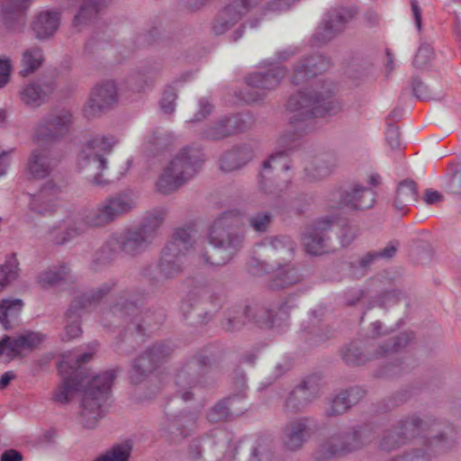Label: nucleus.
I'll list each match as a JSON object with an SVG mask.
<instances>
[{"label": "nucleus", "instance_id": "nucleus-44", "mask_svg": "<svg viewBox=\"0 0 461 461\" xmlns=\"http://www.w3.org/2000/svg\"><path fill=\"white\" fill-rule=\"evenodd\" d=\"M268 248L273 258L286 263L293 258L296 244L288 236H276L269 238Z\"/></svg>", "mask_w": 461, "mask_h": 461}, {"label": "nucleus", "instance_id": "nucleus-24", "mask_svg": "<svg viewBox=\"0 0 461 461\" xmlns=\"http://www.w3.org/2000/svg\"><path fill=\"white\" fill-rule=\"evenodd\" d=\"M375 203V192L361 184H353L339 194V204L350 211L357 212L370 209Z\"/></svg>", "mask_w": 461, "mask_h": 461}, {"label": "nucleus", "instance_id": "nucleus-32", "mask_svg": "<svg viewBox=\"0 0 461 461\" xmlns=\"http://www.w3.org/2000/svg\"><path fill=\"white\" fill-rule=\"evenodd\" d=\"M255 151L250 144H241L225 151L220 158L221 170L232 172L242 168L254 158Z\"/></svg>", "mask_w": 461, "mask_h": 461}, {"label": "nucleus", "instance_id": "nucleus-56", "mask_svg": "<svg viewBox=\"0 0 461 461\" xmlns=\"http://www.w3.org/2000/svg\"><path fill=\"white\" fill-rule=\"evenodd\" d=\"M350 405L347 402L343 393L339 392L338 394L327 400L324 413L327 417H337L345 413Z\"/></svg>", "mask_w": 461, "mask_h": 461}, {"label": "nucleus", "instance_id": "nucleus-12", "mask_svg": "<svg viewBox=\"0 0 461 461\" xmlns=\"http://www.w3.org/2000/svg\"><path fill=\"white\" fill-rule=\"evenodd\" d=\"M365 432L363 428L354 427L348 431L332 435L318 447L315 457L320 460L329 459L360 448L365 442Z\"/></svg>", "mask_w": 461, "mask_h": 461}, {"label": "nucleus", "instance_id": "nucleus-29", "mask_svg": "<svg viewBox=\"0 0 461 461\" xmlns=\"http://www.w3.org/2000/svg\"><path fill=\"white\" fill-rule=\"evenodd\" d=\"M54 88L53 79H41L23 86L19 92V96L25 105L39 107L52 94Z\"/></svg>", "mask_w": 461, "mask_h": 461}, {"label": "nucleus", "instance_id": "nucleus-49", "mask_svg": "<svg viewBox=\"0 0 461 461\" xmlns=\"http://www.w3.org/2000/svg\"><path fill=\"white\" fill-rule=\"evenodd\" d=\"M247 461H276L273 440L268 437H258L250 447Z\"/></svg>", "mask_w": 461, "mask_h": 461}, {"label": "nucleus", "instance_id": "nucleus-25", "mask_svg": "<svg viewBox=\"0 0 461 461\" xmlns=\"http://www.w3.org/2000/svg\"><path fill=\"white\" fill-rule=\"evenodd\" d=\"M115 285L116 283L114 281L104 283L100 286L75 297L68 309V316L75 317L82 315L85 312L91 311L100 303L103 298L107 295Z\"/></svg>", "mask_w": 461, "mask_h": 461}, {"label": "nucleus", "instance_id": "nucleus-42", "mask_svg": "<svg viewBox=\"0 0 461 461\" xmlns=\"http://www.w3.org/2000/svg\"><path fill=\"white\" fill-rule=\"evenodd\" d=\"M158 73V68L152 67H143L132 71L126 78L127 87L135 93L143 92L153 85L154 78Z\"/></svg>", "mask_w": 461, "mask_h": 461}, {"label": "nucleus", "instance_id": "nucleus-41", "mask_svg": "<svg viewBox=\"0 0 461 461\" xmlns=\"http://www.w3.org/2000/svg\"><path fill=\"white\" fill-rule=\"evenodd\" d=\"M302 280L299 270L288 263H278L276 272L272 276L269 287L273 290H280L290 287Z\"/></svg>", "mask_w": 461, "mask_h": 461}, {"label": "nucleus", "instance_id": "nucleus-52", "mask_svg": "<svg viewBox=\"0 0 461 461\" xmlns=\"http://www.w3.org/2000/svg\"><path fill=\"white\" fill-rule=\"evenodd\" d=\"M23 307V303L21 299H3L0 302V323H2L5 330L12 328L11 321L15 320Z\"/></svg>", "mask_w": 461, "mask_h": 461}, {"label": "nucleus", "instance_id": "nucleus-40", "mask_svg": "<svg viewBox=\"0 0 461 461\" xmlns=\"http://www.w3.org/2000/svg\"><path fill=\"white\" fill-rule=\"evenodd\" d=\"M167 216L165 208H155L143 215L141 221L136 226L151 242L155 240Z\"/></svg>", "mask_w": 461, "mask_h": 461}, {"label": "nucleus", "instance_id": "nucleus-39", "mask_svg": "<svg viewBox=\"0 0 461 461\" xmlns=\"http://www.w3.org/2000/svg\"><path fill=\"white\" fill-rule=\"evenodd\" d=\"M44 339V336L39 332L28 331L15 338L9 336L6 341V357L14 359L18 357L22 350H32L37 348Z\"/></svg>", "mask_w": 461, "mask_h": 461}, {"label": "nucleus", "instance_id": "nucleus-47", "mask_svg": "<svg viewBox=\"0 0 461 461\" xmlns=\"http://www.w3.org/2000/svg\"><path fill=\"white\" fill-rule=\"evenodd\" d=\"M417 201V185L412 180L402 181L397 187L393 205L399 212H404L406 208Z\"/></svg>", "mask_w": 461, "mask_h": 461}, {"label": "nucleus", "instance_id": "nucleus-60", "mask_svg": "<svg viewBox=\"0 0 461 461\" xmlns=\"http://www.w3.org/2000/svg\"><path fill=\"white\" fill-rule=\"evenodd\" d=\"M306 333L311 336L308 338L311 343L317 345L332 338L335 330L330 326L320 327L313 325L309 330H306Z\"/></svg>", "mask_w": 461, "mask_h": 461}, {"label": "nucleus", "instance_id": "nucleus-14", "mask_svg": "<svg viewBox=\"0 0 461 461\" xmlns=\"http://www.w3.org/2000/svg\"><path fill=\"white\" fill-rule=\"evenodd\" d=\"M321 395V377L317 375L305 376L288 393L284 411L292 413L303 411Z\"/></svg>", "mask_w": 461, "mask_h": 461}, {"label": "nucleus", "instance_id": "nucleus-46", "mask_svg": "<svg viewBox=\"0 0 461 461\" xmlns=\"http://www.w3.org/2000/svg\"><path fill=\"white\" fill-rule=\"evenodd\" d=\"M248 322H250L249 307H236L229 310L225 318L221 321V327L226 332H236Z\"/></svg>", "mask_w": 461, "mask_h": 461}, {"label": "nucleus", "instance_id": "nucleus-58", "mask_svg": "<svg viewBox=\"0 0 461 461\" xmlns=\"http://www.w3.org/2000/svg\"><path fill=\"white\" fill-rule=\"evenodd\" d=\"M378 259V254L375 250L369 251L363 257L350 263V271L357 277L364 276L366 275L370 266Z\"/></svg>", "mask_w": 461, "mask_h": 461}, {"label": "nucleus", "instance_id": "nucleus-63", "mask_svg": "<svg viewBox=\"0 0 461 461\" xmlns=\"http://www.w3.org/2000/svg\"><path fill=\"white\" fill-rule=\"evenodd\" d=\"M359 235V228L356 225L345 223L341 226L339 234L340 244L343 247L349 246Z\"/></svg>", "mask_w": 461, "mask_h": 461}, {"label": "nucleus", "instance_id": "nucleus-53", "mask_svg": "<svg viewBox=\"0 0 461 461\" xmlns=\"http://www.w3.org/2000/svg\"><path fill=\"white\" fill-rule=\"evenodd\" d=\"M131 446L129 443L113 445L94 461H129Z\"/></svg>", "mask_w": 461, "mask_h": 461}, {"label": "nucleus", "instance_id": "nucleus-7", "mask_svg": "<svg viewBox=\"0 0 461 461\" xmlns=\"http://www.w3.org/2000/svg\"><path fill=\"white\" fill-rule=\"evenodd\" d=\"M222 299L209 285L195 283L182 301L181 311L185 316L194 312L195 323L207 324L221 308Z\"/></svg>", "mask_w": 461, "mask_h": 461}, {"label": "nucleus", "instance_id": "nucleus-37", "mask_svg": "<svg viewBox=\"0 0 461 461\" xmlns=\"http://www.w3.org/2000/svg\"><path fill=\"white\" fill-rule=\"evenodd\" d=\"M243 394H233L219 402L207 412V419L210 422L218 423L229 419V417L239 416L245 411L244 406H235V401L243 399Z\"/></svg>", "mask_w": 461, "mask_h": 461}, {"label": "nucleus", "instance_id": "nucleus-33", "mask_svg": "<svg viewBox=\"0 0 461 461\" xmlns=\"http://www.w3.org/2000/svg\"><path fill=\"white\" fill-rule=\"evenodd\" d=\"M405 441L430 431L437 425L436 420L430 417H420L413 413L401 419L396 424Z\"/></svg>", "mask_w": 461, "mask_h": 461}, {"label": "nucleus", "instance_id": "nucleus-51", "mask_svg": "<svg viewBox=\"0 0 461 461\" xmlns=\"http://www.w3.org/2000/svg\"><path fill=\"white\" fill-rule=\"evenodd\" d=\"M196 242V232L191 229L179 228L175 230L171 240L167 245H172L176 251L185 256Z\"/></svg>", "mask_w": 461, "mask_h": 461}, {"label": "nucleus", "instance_id": "nucleus-23", "mask_svg": "<svg viewBox=\"0 0 461 461\" xmlns=\"http://www.w3.org/2000/svg\"><path fill=\"white\" fill-rule=\"evenodd\" d=\"M334 221L331 219H320L308 229L303 236V242L307 253L311 255H321L330 249V231Z\"/></svg>", "mask_w": 461, "mask_h": 461}, {"label": "nucleus", "instance_id": "nucleus-11", "mask_svg": "<svg viewBox=\"0 0 461 461\" xmlns=\"http://www.w3.org/2000/svg\"><path fill=\"white\" fill-rule=\"evenodd\" d=\"M408 343V338L402 334L391 338L385 343L379 345L375 352H365L362 342L354 341L341 348V357L343 361L350 366H363L372 361L384 357L386 354L399 350Z\"/></svg>", "mask_w": 461, "mask_h": 461}, {"label": "nucleus", "instance_id": "nucleus-50", "mask_svg": "<svg viewBox=\"0 0 461 461\" xmlns=\"http://www.w3.org/2000/svg\"><path fill=\"white\" fill-rule=\"evenodd\" d=\"M43 61L44 55L40 47L32 46L26 49L22 57L21 76L25 77L34 73L42 65Z\"/></svg>", "mask_w": 461, "mask_h": 461}, {"label": "nucleus", "instance_id": "nucleus-17", "mask_svg": "<svg viewBox=\"0 0 461 461\" xmlns=\"http://www.w3.org/2000/svg\"><path fill=\"white\" fill-rule=\"evenodd\" d=\"M355 13L351 9H334L326 14L323 22L319 25L316 32L312 36L310 43L313 47H321L327 44L338 34L342 32L347 23L354 17Z\"/></svg>", "mask_w": 461, "mask_h": 461}, {"label": "nucleus", "instance_id": "nucleus-16", "mask_svg": "<svg viewBox=\"0 0 461 461\" xmlns=\"http://www.w3.org/2000/svg\"><path fill=\"white\" fill-rule=\"evenodd\" d=\"M72 124V114L67 110L47 113L38 123L35 138L39 141L53 142L66 136Z\"/></svg>", "mask_w": 461, "mask_h": 461}, {"label": "nucleus", "instance_id": "nucleus-38", "mask_svg": "<svg viewBox=\"0 0 461 461\" xmlns=\"http://www.w3.org/2000/svg\"><path fill=\"white\" fill-rule=\"evenodd\" d=\"M59 23L60 14L59 12L42 11L32 21V29L36 38L44 40L54 35Z\"/></svg>", "mask_w": 461, "mask_h": 461}, {"label": "nucleus", "instance_id": "nucleus-59", "mask_svg": "<svg viewBox=\"0 0 461 461\" xmlns=\"http://www.w3.org/2000/svg\"><path fill=\"white\" fill-rule=\"evenodd\" d=\"M273 221V214L270 212H258L248 218V224L256 232L264 233L267 231Z\"/></svg>", "mask_w": 461, "mask_h": 461}, {"label": "nucleus", "instance_id": "nucleus-22", "mask_svg": "<svg viewBox=\"0 0 461 461\" xmlns=\"http://www.w3.org/2000/svg\"><path fill=\"white\" fill-rule=\"evenodd\" d=\"M60 194L61 188L55 181H46L37 193L30 194V211L41 216L52 215L58 208Z\"/></svg>", "mask_w": 461, "mask_h": 461}, {"label": "nucleus", "instance_id": "nucleus-10", "mask_svg": "<svg viewBox=\"0 0 461 461\" xmlns=\"http://www.w3.org/2000/svg\"><path fill=\"white\" fill-rule=\"evenodd\" d=\"M210 367V359L203 355H195L189 358L177 371L176 384L177 394L185 401L193 398L191 390L205 382V375Z\"/></svg>", "mask_w": 461, "mask_h": 461}, {"label": "nucleus", "instance_id": "nucleus-27", "mask_svg": "<svg viewBox=\"0 0 461 461\" xmlns=\"http://www.w3.org/2000/svg\"><path fill=\"white\" fill-rule=\"evenodd\" d=\"M247 306L249 307L250 322L260 327H273L277 317L286 319L289 315V311L295 307L294 304H290L288 302L280 303L276 308L258 304Z\"/></svg>", "mask_w": 461, "mask_h": 461}, {"label": "nucleus", "instance_id": "nucleus-55", "mask_svg": "<svg viewBox=\"0 0 461 461\" xmlns=\"http://www.w3.org/2000/svg\"><path fill=\"white\" fill-rule=\"evenodd\" d=\"M31 0H0L4 19L10 21L22 14L30 5Z\"/></svg>", "mask_w": 461, "mask_h": 461}, {"label": "nucleus", "instance_id": "nucleus-9", "mask_svg": "<svg viewBox=\"0 0 461 461\" xmlns=\"http://www.w3.org/2000/svg\"><path fill=\"white\" fill-rule=\"evenodd\" d=\"M174 350V347L167 341L149 346L134 361L130 375L131 383H142L172 357Z\"/></svg>", "mask_w": 461, "mask_h": 461}, {"label": "nucleus", "instance_id": "nucleus-15", "mask_svg": "<svg viewBox=\"0 0 461 461\" xmlns=\"http://www.w3.org/2000/svg\"><path fill=\"white\" fill-rule=\"evenodd\" d=\"M321 429L319 421L311 416H303L288 421L282 429V442L286 449L296 451Z\"/></svg>", "mask_w": 461, "mask_h": 461}, {"label": "nucleus", "instance_id": "nucleus-3", "mask_svg": "<svg viewBox=\"0 0 461 461\" xmlns=\"http://www.w3.org/2000/svg\"><path fill=\"white\" fill-rule=\"evenodd\" d=\"M286 107L294 113L290 123L294 129H301L304 132L308 127V123H305L307 121L314 117L336 114L341 109L339 103L328 89L298 91L289 97Z\"/></svg>", "mask_w": 461, "mask_h": 461}, {"label": "nucleus", "instance_id": "nucleus-54", "mask_svg": "<svg viewBox=\"0 0 461 461\" xmlns=\"http://www.w3.org/2000/svg\"><path fill=\"white\" fill-rule=\"evenodd\" d=\"M19 263L14 257L10 258L0 266V293L12 282L17 279Z\"/></svg>", "mask_w": 461, "mask_h": 461}, {"label": "nucleus", "instance_id": "nucleus-20", "mask_svg": "<svg viewBox=\"0 0 461 461\" xmlns=\"http://www.w3.org/2000/svg\"><path fill=\"white\" fill-rule=\"evenodd\" d=\"M118 101L117 86L114 81L106 80L97 84L91 92L85 105L84 113L92 118L101 115L112 109Z\"/></svg>", "mask_w": 461, "mask_h": 461}, {"label": "nucleus", "instance_id": "nucleus-28", "mask_svg": "<svg viewBox=\"0 0 461 461\" xmlns=\"http://www.w3.org/2000/svg\"><path fill=\"white\" fill-rule=\"evenodd\" d=\"M86 228L80 217H67L49 230L50 240L57 245H63L83 234Z\"/></svg>", "mask_w": 461, "mask_h": 461}, {"label": "nucleus", "instance_id": "nucleus-45", "mask_svg": "<svg viewBox=\"0 0 461 461\" xmlns=\"http://www.w3.org/2000/svg\"><path fill=\"white\" fill-rule=\"evenodd\" d=\"M98 347L97 342H93L91 344V349L90 352H85L80 355L72 356L71 353L64 354L62 356V360L60 361L59 365V369L60 373H65L67 371H69L73 374H78L80 376H88L86 374H85L83 371L80 370V366L83 363H86L90 361L93 357V355L95 354V351L96 348Z\"/></svg>", "mask_w": 461, "mask_h": 461}, {"label": "nucleus", "instance_id": "nucleus-34", "mask_svg": "<svg viewBox=\"0 0 461 461\" xmlns=\"http://www.w3.org/2000/svg\"><path fill=\"white\" fill-rule=\"evenodd\" d=\"M116 238L121 246V252L131 257L140 255L153 243L136 226L126 229Z\"/></svg>", "mask_w": 461, "mask_h": 461}, {"label": "nucleus", "instance_id": "nucleus-6", "mask_svg": "<svg viewBox=\"0 0 461 461\" xmlns=\"http://www.w3.org/2000/svg\"><path fill=\"white\" fill-rule=\"evenodd\" d=\"M138 194L125 190L105 198L95 208L86 211L81 218L87 227H105L137 207Z\"/></svg>", "mask_w": 461, "mask_h": 461}, {"label": "nucleus", "instance_id": "nucleus-43", "mask_svg": "<svg viewBox=\"0 0 461 461\" xmlns=\"http://www.w3.org/2000/svg\"><path fill=\"white\" fill-rule=\"evenodd\" d=\"M121 251V246L116 237L110 238L93 256L92 268L95 271L110 265L115 260Z\"/></svg>", "mask_w": 461, "mask_h": 461}, {"label": "nucleus", "instance_id": "nucleus-61", "mask_svg": "<svg viewBox=\"0 0 461 461\" xmlns=\"http://www.w3.org/2000/svg\"><path fill=\"white\" fill-rule=\"evenodd\" d=\"M195 421L196 418L194 414L182 416L172 421L170 429L177 430L182 438H185L189 434V431L194 428ZM172 432L174 433V431Z\"/></svg>", "mask_w": 461, "mask_h": 461}, {"label": "nucleus", "instance_id": "nucleus-62", "mask_svg": "<svg viewBox=\"0 0 461 461\" xmlns=\"http://www.w3.org/2000/svg\"><path fill=\"white\" fill-rule=\"evenodd\" d=\"M434 59V50L427 42L420 43L413 59V66L424 68Z\"/></svg>", "mask_w": 461, "mask_h": 461}, {"label": "nucleus", "instance_id": "nucleus-2", "mask_svg": "<svg viewBox=\"0 0 461 461\" xmlns=\"http://www.w3.org/2000/svg\"><path fill=\"white\" fill-rule=\"evenodd\" d=\"M212 249L198 253V260L207 267H220L229 264L242 249L245 232L239 226V218L233 212H224L212 225L209 235Z\"/></svg>", "mask_w": 461, "mask_h": 461}, {"label": "nucleus", "instance_id": "nucleus-21", "mask_svg": "<svg viewBox=\"0 0 461 461\" xmlns=\"http://www.w3.org/2000/svg\"><path fill=\"white\" fill-rule=\"evenodd\" d=\"M259 0H232L214 19L212 31L215 35L224 34L230 30Z\"/></svg>", "mask_w": 461, "mask_h": 461}, {"label": "nucleus", "instance_id": "nucleus-18", "mask_svg": "<svg viewBox=\"0 0 461 461\" xmlns=\"http://www.w3.org/2000/svg\"><path fill=\"white\" fill-rule=\"evenodd\" d=\"M291 151L292 148L288 146L285 149L273 153L268 159L263 162V172L259 175L258 183L259 188L264 194L279 196L283 192L284 188L272 178L270 169L277 172L291 169L292 161L289 158Z\"/></svg>", "mask_w": 461, "mask_h": 461}, {"label": "nucleus", "instance_id": "nucleus-30", "mask_svg": "<svg viewBox=\"0 0 461 461\" xmlns=\"http://www.w3.org/2000/svg\"><path fill=\"white\" fill-rule=\"evenodd\" d=\"M329 68V60L321 54H313L300 59L294 66L292 82L299 85L308 78L315 77Z\"/></svg>", "mask_w": 461, "mask_h": 461}, {"label": "nucleus", "instance_id": "nucleus-36", "mask_svg": "<svg viewBox=\"0 0 461 461\" xmlns=\"http://www.w3.org/2000/svg\"><path fill=\"white\" fill-rule=\"evenodd\" d=\"M53 170L51 159L43 149H33L27 160L25 171L32 179H43Z\"/></svg>", "mask_w": 461, "mask_h": 461}, {"label": "nucleus", "instance_id": "nucleus-31", "mask_svg": "<svg viewBox=\"0 0 461 461\" xmlns=\"http://www.w3.org/2000/svg\"><path fill=\"white\" fill-rule=\"evenodd\" d=\"M338 166V159L332 153H321L312 158L304 167L309 181H320L332 174Z\"/></svg>", "mask_w": 461, "mask_h": 461}, {"label": "nucleus", "instance_id": "nucleus-4", "mask_svg": "<svg viewBox=\"0 0 461 461\" xmlns=\"http://www.w3.org/2000/svg\"><path fill=\"white\" fill-rule=\"evenodd\" d=\"M203 162L200 149L186 146L181 149L159 176L156 186L163 194H170L193 178Z\"/></svg>", "mask_w": 461, "mask_h": 461}, {"label": "nucleus", "instance_id": "nucleus-48", "mask_svg": "<svg viewBox=\"0 0 461 461\" xmlns=\"http://www.w3.org/2000/svg\"><path fill=\"white\" fill-rule=\"evenodd\" d=\"M70 268L65 265L53 266L39 274L37 282L42 288L59 285L69 276Z\"/></svg>", "mask_w": 461, "mask_h": 461}, {"label": "nucleus", "instance_id": "nucleus-13", "mask_svg": "<svg viewBox=\"0 0 461 461\" xmlns=\"http://www.w3.org/2000/svg\"><path fill=\"white\" fill-rule=\"evenodd\" d=\"M255 125V118L249 113L223 116L205 128L201 138L208 140H221L249 131Z\"/></svg>", "mask_w": 461, "mask_h": 461}, {"label": "nucleus", "instance_id": "nucleus-26", "mask_svg": "<svg viewBox=\"0 0 461 461\" xmlns=\"http://www.w3.org/2000/svg\"><path fill=\"white\" fill-rule=\"evenodd\" d=\"M110 2L111 0H82L71 22L72 30L80 32L95 23Z\"/></svg>", "mask_w": 461, "mask_h": 461}, {"label": "nucleus", "instance_id": "nucleus-35", "mask_svg": "<svg viewBox=\"0 0 461 461\" xmlns=\"http://www.w3.org/2000/svg\"><path fill=\"white\" fill-rule=\"evenodd\" d=\"M185 256L176 251L172 245H167L158 262L160 275L165 279H174L183 274L185 267Z\"/></svg>", "mask_w": 461, "mask_h": 461}, {"label": "nucleus", "instance_id": "nucleus-64", "mask_svg": "<svg viewBox=\"0 0 461 461\" xmlns=\"http://www.w3.org/2000/svg\"><path fill=\"white\" fill-rule=\"evenodd\" d=\"M212 110L213 105L207 98H200L198 101V110L188 122L194 123L205 120L212 113Z\"/></svg>", "mask_w": 461, "mask_h": 461}, {"label": "nucleus", "instance_id": "nucleus-57", "mask_svg": "<svg viewBox=\"0 0 461 461\" xmlns=\"http://www.w3.org/2000/svg\"><path fill=\"white\" fill-rule=\"evenodd\" d=\"M405 442L406 441L401 435V432L397 429V426L393 425L392 428L386 429L384 432L379 446L382 450L392 451L393 449H396Z\"/></svg>", "mask_w": 461, "mask_h": 461}, {"label": "nucleus", "instance_id": "nucleus-8", "mask_svg": "<svg viewBox=\"0 0 461 461\" xmlns=\"http://www.w3.org/2000/svg\"><path fill=\"white\" fill-rule=\"evenodd\" d=\"M149 312L140 314L135 302L126 297L124 302H118L105 313L104 321H111L115 326L125 324L124 339L131 341L134 336L142 335L145 326H151L152 320Z\"/></svg>", "mask_w": 461, "mask_h": 461}, {"label": "nucleus", "instance_id": "nucleus-1", "mask_svg": "<svg viewBox=\"0 0 461 461\" xmlns=\"http://www.w3.org/2000/svg\"><path fill=\"white\" fill-rule=\"evenodd\" d=\"M63 380L53 394V400L65 404L70 402L77 392L83 393L81 400V423L93 429L107 411V399L116 376L115 370H106L93 377L80 376L69 371L61 373Z\"/></svg>", "mask_w": 461, "mask_h": 461}, {"label": "nucleus", "instance_id": "nucleus-5", "mask_svg": "<svg viewBox=\"0 0 461 461\" xmlns=\"http://www.w3.org/2000/svg\"><path fill=\"white\" fill-rule=\"evenodd\" d=\"M118 142L115 136L96 135L82 147L77 158V167L94 185L104 186L109 182L102 176V172L106 168V156L113 151Z\"/></svg>", "mask_w": 461, "mask_h": 461}, {"label": "nucleus", "instance_id": "nucleus-19", "mask_svg": "<svg viewBox=\"0 0 461 461\" xmlns=\"http://www.w3.org/2000/svg\"><path fill=\"white\" fill-rule=\"evenodd\" d=\"M286 69L285 67L277 66L264 72H255L246 77V81L250 89L243 93V99L246 103H255L262 100L265 93H259L258 90H273L285 77Z\"/></svg>", "mask_w": 461, "mask_h": 461}]
</instances>
